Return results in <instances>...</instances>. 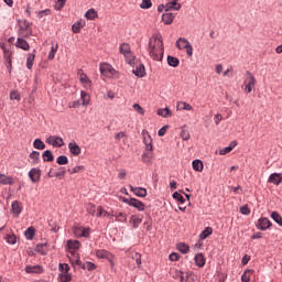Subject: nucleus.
<instances>
[{
	"label": "nucleus",
	"mask_w": 282,
	"mask_h": 282,
	"mask_svg": "<svg viewBox=\"0 0 282 282\" xmlns=\"http://www.w3.org/2000/svg\"><path fill=\"white\" fill-rule=\"evenodd\" d=\"M149 54L153 61H162L164 58V42L161 34H154L149 40Z\"/></svg>",
	"instance_id": "nucleus-1"
},
{
	"label": "nucleus",
	"mask_w": 282,
	"mask_h": 282,
	"mask_svg": "<svg viewBox=\"0 0 282 282\" xmlns=\"http://www.w3.org/2000/svg\"><path fill=\"white\" fill-rule=\"evenodd\" d=\"M123 204H127L128 206H131L132 208H135L139 210V213H144L147 205L142 203V200L138 198H123Z\"/></svg>",
	"instance_id": "nucleus-2"
},
{
	"label": "nucleus",
	"mask_w": 282,
	"mask_h": 282,
	"mask_svg": "<svg viewBox=\"0 0 282 282\" xmlns=\"http://www.w3.org/2000/svg\"><path fill=\"white\" fill-rule=\"evenodd\" d=\"M257 85V78H254L253 74L250 70H247V78L245 79V89L248 94H252V87Z\"/></svg>",
	"instance_id": "nucleus-3"
},
{
	"label": "nucleus",
	"mask_w": 282,
	"mask_h": 282,
	"mask_svg": "<svg viewBox=\"0 0 282 282\" xmlns=\"http://www.w3.org/2000/svg\"><path fill=\"white\" fill-rule=\"evenodd\" d=\"M63 268H65L64 273H59V281L61 282H69L72 281V274H69V264L67 263H59V272H63Z\"/></svg>",
	"instance_id": "nucleus-4"
},
{
	"label": "nucleus",
	"mask_w": 282,
	"mask_h": 282,
	"mask_svg": "<svg viewBox=\"0 0 282 282\" xmlns=\"http://www.w3.org/2000/svg\"><path fill=\"white\" fill-rule=\"evenodd\" d=\"M47 144H52L55 149H61V147H65V141H63V138L58 135L50 137L46 140Z\"/></svg>",
	"instance_id": "nucleus-5"
},
{
	"label": "nucleus",
	"mask_w": 282,
	"mask_h": 282,
	"mask_svg": "<svg viewBox=\"0 0 282 282\" xmlns=\"http://www.w3.org/2000/svg\"><path fill=\"white\" fill-rule=\"evenodd\" d=\"M271 226H272V221H270V219H268L265 217H261L256 223V228L258 230H268V228H270Z\"/></svg>",
	"instance_id": "nucleus-6"
},
{
	"label": "nucleus",
	"mask_w": 282,
	"mask_h": 282,
	"mask_svg": "<svg viewBox=\"0 0 282 282\" xmlns=\"http://www.w3.org/2000/svg\"><path fill=\"white\" fill-rule=\"evenodd\" d=\"M23 213V204L19 200H13L11 204V215L13 217H19Z\"/></svg>",
	"instance_id": "nucleus-7"
},
{
	"label": "nucleus",
	"mask_w": 282,
	"mask_h": 282,
	"mask_svg": "<svg viewBox=\"0 0 282 282\" xmlns=\"http://www.w3.org/2000/svg\"><path fill=\"white\" fill-rule=\"evenodd\" d=\"M79 80L85 89H91V79L83 70H78Z\"/></svg>",
	"instance_id": "nucleus-8"
},
{
	"label": "nucleus",
	"mask_w": 282,
	"mask_h": 282,
	"mask_svg": "<svg viewBox=\"0 0 282 282\" xmlns=\"http://www.w3.org/2000/svg\"><path fill=\"white\" fill-rule=\"evenodd\" d=\"M29 177L33 184L41 182V169L39 167L31 169L29 172Z\"/></svg>",
	"instance_id": "nucleus-9"
},
{
	"label": "nucleus",
	"mask_w": 282,
	"mask_h": 282,
	"mask_svg": "<svg viewBox=\"0 0 282 282\" xmlns=\"http://www.w3.org/2000/svg\"><path fill=\"white\" fill-rule=\"evenodd\" d=\"M1 50H3V56L7 63V69H9V72H12V51L7 50L6 46H1Z\"/></svg>",
	"instance_id": "nucleus-10"
},
{
	"label": "nucleus",
	"mask_w": 282,
	"mask_h": 282,
	"mask_svg": "<svg viewBox=\"0 0 282 282\" xmlns=\"http://www.w3.org/2000/svg\"><path fill=\"white\" fill-rule=\"evenodd\" d=\"M68 150H69L70 155H74L75 158H77V155H80V153H82L80 145H78V143H76V141H70L68 143Z\"/></svg>",
	"instance_id": "nucleus-11"
},
{
	"label": "nucleus",
	"mask_w": 282,
	"mask_h": 282,
	"mask_svg": "<svg viewBox=\"0 0 282 282\" xmlns=\"http://www.w3.org/2000/svg\"><path fill=\"white\" fill-rule=\"evenodd\" d=\"M269 184H274V186H279L282 184V174L281 173H272L268 178Z\"/></svg>",
	"instance_id": "nucleus-12"
},
{
	"label": "nucleus",
	"mask_w": 282,
	"mask_h": 282,
	"mask_svg": "<svg viewBox=\"0 0 282 282\" xmlns=\"http://www.w3.org/2000/svg\"><path fill=\"white\" fill-rule=\"evenodd\" d=\"M99 72L102 76H109V74H112L113 72V66L108 63H101L99 66Z\"/></svg>",
	"instance_id": "nucleus-13"
},
{
	"label": "nucleus",
	"mask_w": 282,
	"mask_h": 282,
	"mask_svg": "<svg viewBox=\"0 0 282 282\" xmlns=\"http://www.w3.org/2000/svg\"><path fill=\"white\" fill-rule=\"evenodd\" d=\"M26 274H41L43 272V267L36 265H26L25 267Z\"/></svg>",
	"instance_id": "nucleus-14"
},
{
	"label": "nucleus",
	"mask_w": 282,
	"mask_h": 282,
	"mask_svg": "<svg viewBox=\"0 0 282 282\" xmlns=\"http://www.w3.org/2000/svg\"><path fill=\"white\" fill-rule=\"evenodd\" d=\"M15 47H19L20 50H23L24 52L30 51V43L28 41L23 40V37H18L15 42Z\"/></svg>",
	"instance_id": "nucleus-15"
},
{
	"label": "nucleus",
	"mask_w": 282,
	"mask_h": 282,
	"mask_svg": "<svg viewBox=\"0 0 282 282\" xmlns=\"http://www.w3.org/2000/svg\"><path fill=\"white\" fill-rule=\"evenodd\" d=\"M132 74L138 76V78H144V76H147V68H144V64H139L137 68L132 70Z\"/></svg>",
	"instance_id": "nucleus-16"
},
{
	"label": "nucleus",
	"mask_w": 282,
	"mask_h": 282,
	"mask_svg": "<svg viewBox=\"0 0 282 282\" xmlns=\"http://www.w3.org/2000/svg\"><path fill=\"white\" fill-rule=\"evenodd\" d=\"M143 144H145V150L153 151V139L149 132L143 134Z\"/></svg>",
	"instance_id": "nucleus-17"
},
{
	"label": "nucleus",
	"mask_w": 282,
	"mask_h": 282,
	"mask_svg": "<svg viewBox=\"0 0 282 282\" xmlns=\"http://www.w3.org/2000/svg\"><path fill=\"white\" fill-rule=\"evenodd\" d=\"M0 184L2 186H12V184H14V178L6 174H0Z\"/></svg>",
	"instance_id": "nucleus-18"
},
{
	"label": "nucleus",
	"mask_w": 282,
	"mask_h": 282,
	"mask_svg": "<svg viewBox=\"0 0 282 282\" xmlns=\"http://www.w3.org/2000/svg\"><path fill=\"white\" fill-rule=\"evenodd\" d=\"M130 191L137 197H147V188L144 187H133L132 185H130Z\"/></svg>",
	"instance_id": "nucleus-19"
},
{
	"label": "nucleus",
	"mask_w": 282,
	"mask_h": 282,
	"mask_svg": "<svg viewBox=\"0 0 282 282\" xmlns=\"http://www.w3.org/2000/svg\"><path fill=\"white\" fill-rule=\"evenodd\" d=\"M195 264L197 268H204L206 265V258L204 253H198L194 257Z\"/></svg>",
	"instance_id": "nucleus-20"
},
{
	"label": "nucleus",
	"mask_w": 282,
	"mask_h": 282,
	"mask_svg": "<svg viewBox=\"0 0 282 282\" xmlns=\"http://www.w3.org/2000/svg\"><path fill=\"white\" fill-rule=\"evenodd\" d=\"M34 58H36V50H33L32 53H29V55L26 57V68L28 69H32V67L34 66Z\"/></svg>",
	"instance_id": "nucleus-21"
},
{
	"label": "nucleus",
	"mask_w": 282,
	"mask_h": 282,
	"mask_svg": "<svg viewBox=\"0 0 282 282\" xmlns=\"http://www.w3.org/2000/svg\"><path fill=\"white\" fill-rule=\"evenodd\" d=\"M111 254L112 253L110 251H107L106 249L96 250L97 259H106V260H108L111 257Z\"/></svg>",
	"instance_id": "nucleus-22"
},
{
	"label": "nucleus",
	"mask_w": 282,
	"mask_h": 282,
	"mask_svg": "<svg viewBox=\"0 0 282 282\" xmlns=\"http://www.w3.org/2000/svg\"><path fill=\"white\" fill-rule=\"evenodd\" d=\"M30 160H32V164L36 165L41 163V152L32 151L29 155Z\"/></svg>",
	"instance_id": "nucleus-23"
},
{
	"label": "nucleus",
	"mask_w": 282,
	"mask_h": 282,
	"mask_svg": "<svg viewBox=\"0 0 282 282\" xmlns=\"http://www.w3.org/2000/svg\"><path fill=\"white\" fill-rule=\"evenodd\" d=\"M166 12L169 10H180L182 8V4L177 3V0H169V3L165 4Z\"/></svg>",
	"instance_id": "nucleus-24"
},
{
	"label": "nucleus",
	"mask_w": 282,
	"mask_h": 282,
	"mask_svg": "<svg viewBox=\"0 0 282 282\" xmlns=\"http://www.w3.org/2000/svg\"><path fill=\"white\" fill-rule=\"evenodd\" d=\"M130 224H131L132 228L138 229V228H140V224H142V218H140V216H138V215H132L130 217Z\"/></svg>",
	"instance_id": "nucleus-25"
},
{
	"label": "nucleus",
	"mask_w": 282,
	"mask_h": 282,
	"mask_svg": "<svg viewBox=\"0 0 282 282\" xmlns=\"http://www.w3.org/2000/svg\"><path fill=\"white\" fill-rule=\"evenodd\" d=\"M115 221L119 224H127V214L122 212H115Z\"/></svg>",
	"instance_id": "nucleus-26"
},
{
	"label": "nucleus",
	"mask_w": 282,
	"mask_h": 282,
	"mask_svg": "<svg viewBox=\"0 0 282 282\" xmlns=\"http://www.w3.org/2000/svg\"><path fill=\"white\" fill-rule=\"evenodd\" d=\"M193 170L196 171L197 173H202L204 171V163L202 160L196 159L192 162Z\"/></svg>",
	"instance_id": "nucleus-27"
},
{
	"label": "nucleus",
	"mask_w": 282,
	"mask_h": 282,
	"mask_svg": "<svg viewBox=\"0 0 282 282\" xmlns=\"http://www.w3.org/2000/svg\"><path fill=\"white\" fill-rule=\"evenodd\" d=\"M36 234V229L31 226L24 231V237L28 241H32L34 239V235Z\"/></svg>",
	"instance_id": "nucleus-28"
},
{
	"label": "nucleus",
	"mask_w": 282,
	"mask_h": 282,
	"mask_svg": "<svg viewBox=\"0 0 282 282\" xmlns=\"http://www.w3.org/2000/svg\"><path fill=\"white\" fill-rule=\"evenodd\" d=\"M176 249L178 250V252H181L182 254H188L191 247H188V245L184 243V242H178L176 245Z\"/></svg>",
	"instance_id": "nucleus-29"
},
{
	"label": "nucleus",
	"mask_w": 282,
	"mask_h": 282,
	"mask_svg": "<svg viewBox=\"0 0 282 282\" xmlns=\"http://www.w3.org/2000/svg\"><path fill=\"white\" fill-rule=\"evenodd\" d=\"M158 116H161L162 118H171V116H173V112L171 111V109H169V107L160 108L158 109Z\"/></svg>",
	"instance_id": "nucleus-30"
},
{
	"label": "nucleus",
	"mask_w": 282,
	"mask_h": 282,
	"mask_svg": "<svg viewBox=\"0 0 282 282\" xmlns=\"http://www.w3.org/2000/svg\"><path fill=\"white\" fill-rule=\"evenodd\" d=\"M83 28H85V22L80 20L73 24L72 31L74 32V34H78L80 33V30H83Z\"/></svg>",
	"instance_id": "nucleus-31"
},
{
	"label": "nucleus",
	"mask_w": 282,
	"mask_h": 282,
	"mask_svg": "<svg viewBox=\"0 0 282 282\" xmlns=\"http://www.w3.org/2000/svg\"><path fill=\"white\" fill-rule=\"evenodd\" d=\"M175 17L173 15V13H163L162 14V21L165 25H171V23H173Z\"/></svg>",
	"instance_id": "nucleus-32"
},
{
	"label": "nucleus",
	"mask_w": 282,
	"mask_h": 282,
	"mask_svg": "<svg viewBox=\"0 0 282 282\" xmlns=\"http://www.w3.org/2000/svg\"><path fill=\"white\" fill-rule=\"evenodd\" d=\"M213 235V227H206L200 234L199 239L204 241V239H208Z\"/></svg>",
	"instance_id": "nucleus-33"
},
{
	"label": "nucleus",
	"mask_w": 282,
	"mask_h": 282,
	"mask_svg": "<svg viewBox=\"0 0 282 282\" xmlns=\"http://www.w3.org/2000/svg\"><path fill=\"white\" fill-rule=\"evenodd\" d=\"M43 162H54V154L50 150H45L42 154Z\"/></svg>",
	"instance_id": "nucleus-34"
},
{
	"label": "nucleus",
	"mask_w": 282,
	"mask_h": 282,
	"mask_svg": "<svg viewBox=\"0 0 282 282\" xmlns=\"http://www.w3.org/2000/svg\"><path fill=\"white\" fill-rule=\"evenodd\" d=\"M67 248L69 250H78V249H80V241H78V240H67Z\"/></svg>",
	"instance_id": "nucleus-35"
},
{
	"label": "nucleus",
	"mask_w": 282,
	"mask_h": 282,
	"mask_svg": "<svg viewBox=\"0 0 282 282\" xmlns=\"http://www.w3.org/2000/svg\"><path fill=\"white\" fill-rule=\"evenodd\" d=\"M85 17L88 19V21H94L95 19H98V12H96V9H89L85 13Z\"/></svg>",
	"instance_id": "nucleus-36"
},
{
	"label": "nucleus",
	"mask_w": 282,
	"mask_h": 282,
	"mask_svg": "<svg viewBox=\"0 0 282 282\" xmlns=\"http://www.w3.org/2000/svg\"><path fill=\"white\" fill-rule=\"evenodd\" d=\"M167 65H170V67H178L180 66V59L175 56H167Z\"/></svg>",
	"instance_id": "nucleus-37"
},
{
	"label": "nucleus",
	"mask_w": 282,
	"mask_h": 282,
	"mask_svg": "<svg viewBox=\"0 0 282 282\" xmlns=\"http://www.w3.org/2000/svg\"><path fill=\"white\" fill-rule=\"evenodd\" d=\"M153 151L150 152H143L142 154V162H144L148 165H151V160H153Z\"/></svg>",
	"instance_id": "nucleus-38"
},
{
	"label": "nucleus",
	"mask_w": 282,
	"mask_h": 282,
	"mask_svg": "<svg viewBox=\"0 0 282 282\" xmlns=\"http://www.w3.org/2000/svg\"><path fill=\"white\" fill-rule=\"evenodd\" d=\"M177 109H183L184 111H193V106L186 101H180L177 104Z\"/></svg>",
	"instance_id": "nucleus-39"
},
{
	"label": "nucleus",
	"mask_w": 282,
	"mask_h": 282,
	"mask_svg": "<svg viewBox=\"0 0 282 282\" xmlns=\"http://www.w3.org/2000/svg\"><path fill=\"white\" fill-rule=\"evenodd\" d=\"M191 42H188V40L184 39V37H180L176 41V47H178L180 50H184Z\"/></svg>",
	"instance_id": "nucleus-40"
},
{
	"label": "nucleus",
	"mask_w": 282,
	"mask_h": 282,
	"mask_svg": "<svg viewBox=\"0 0 282 282\" xmlns=\"http://www.w3.org/2000/svg\"><path fill=\"white\" fill-rule=\"evenodd\" d=\"M36 252L42 256L47 254V243H39L36 245Z\"/></svg>",
	"instance_id": "nucleus-41"
},
{
	"label": "nucleus",
	"mask_w": 282,
	"mask_h": 282,
	"mask_svg": "<svg viewBox=\"0 0 282 282\" xmlns=\"http://www.w3.org/2000/svg\"><path fill=\"white\" fill-rule=\"evenodd\" d=\"M120 54L123 56L131 53V46L127 43H122L119 47Z\"/></svg>",
	"instance_id": "nucleus-42"
},
{
	"label": "nucleus",
	"mask_w": 282,
	"mask_h": 282,
	"mask_svg": "<svg viewBox=\"0 0 282 282\" xmlns=\"http://www.w3.org/2000/svg\"><path fill=\"white\" fill-rule=\"evenodd\" d=\"M84 171H85V166L84 165H78V166H75L73 169H68L67 173H69V175H74L76 173H83Z\"/></svg>",
	"instance_id": "nucleus-43"
},
{
	"label": "nucleus",
	"mask_w": 282,
	"mask_h": 282,
	"mask_svg": "<svg viewBox=\"0 0 282 282\" xmlns=\"http://www.w3.org/2000/svg\"><path fill=\"white\" fill-rule=\"evenodd\" d=\"M126 58V63H128V65H135V55H133L132 52L123 55Z\"/></svg>",
	"instance_id": "nucleus-44"
},
{
	"label": "nucleus",
	"mask_w": 282,
	"mask_h": 282,
	"mask_svg": "<svg viewBox=\"0 0 282 282\" xmlns=\"http://www.w3.org/2000/svg\"><path fill=\"white\" fill-rule=\"evenodd\" d=\"M271 219H273V221H275V224H278L279 226H282V217L279 212H272Z\"/></svg>",
	"instance_id": "nucleus-45"
},
{
	"label": "nucleus",
	"mask_w": 282,
	"mask_h": 282,
	"mask_svg": "<svg viewBox=\"0 0 282 282\" xmlns=\"http://www.w3.org/2000/svg\"><path fill=\"white\" fill-rule=\"evenodd\" d=\"M34 149H37V151H43L45 149V143L41 139H35L33 142Z\"/></svg>",
	"instance_id": "nucleus-46"
},
{
	"label": "nucleus",
	"mask_w": 282,
	"mask_h": 282,
	"mask_svg": "<svg viewBox=\"0 0 282 282\" xmlns=\"http://www.w3.org/2000/svg\"><path fill=\"white\" fill-rule=\"evenodd\" d=\"M20 30H23L28 32L29 34H32V28L30 26V23L28 20H23L22 24L20 25Z\"/></svg>",
	"instance_id": "nucleus-47"
},
{
	"label": "nucleus",
	"mask_w": 282,
	"mask_h": 282,
	"mask_svg": "<svg viewBox=\"0 0 282 282\" xmlns=\"http://www.w3.org/2000/svg\"><path fill=\"white\" fill-rule=\"evenodd\" d=\"M56 163L59 164V166H64L65 164H69V159H67V155H59L56 159Z\"/></svg>",
	"instance_id": "nucleus-48"
},
{
	"label": "nucleus",
	"mask_w": 282,
	"mask_h": 282,
	"mask_svg": "<svg viewBox=\"0 0 282 282\" xmlns=\"http://www.w3.org/2000/svg\"><path fill=\"white\" fill-rule=\"evenodd\" d=\"M82 270H88V272H94V270H96V264L94 262L87 261L86 264L82 265Z\"/></svg>",
	"instance_id": "nucleus-49"
},
{
	"label": "nucleus",
	"mask_w": 282,
	"mask_h": 282,
	"mask_svg": "<svg viewBox=\"0 0 282 282\" xmlns=\"http://www.w3.org/2000/svg\"><path fill=\"white\" fill-rule=\"evenodd\" d=\"M80 98L83 101V106L87 107V105H89V95H87V93L85 90L80 91Z\"/></svg>",
	"instance_id": "nucleus-50"
},
{
	"label": "nucleus",
	"mask_w": 282,
	"mask_h": 282,
	"mask_svg": "<svg viewBox=\"0 0 282 282\" xmlns=\"http://www.w3.org/2000/svg\"><path fill=\"white\" fill-rule=\"evenodd\" d=\"M173 199H175L176 202H180V204H186V199L184 198V196H182V194H180L178 192H174L172 195Z\"/></svg>",
	"instance_id": "nucleus-51"
},
{
	"label": "nucleus",
	"mask_w": 282,
	"mask_h": 282,
	"mask_svg": "<svg viewBox=\"0 0 282 282\" xmlns=\"http://www.w3.org/2000/svg\"><path fill=\"white\" fill-rule=\"evenodd\" d=\"M251 274H252V270L247 269V270L242 273V275H241V281H242V282H250V276H251Z\"/></svg>",
	"instance_id": "nucleus-52"
},
{
	"label": "nucleus",
	"mask_w": 282,
	"mask_h": 282,
	"mask_svg": "<svg viewBox=\"0 0 282 282\" xmlns=\"http://www.w3.org/2000/svg\"><path fill=\"white\" fill-rule=\"evenodd\" d=\"M56 52H58V44H55V46L51 47V51L48 53V61H54V56H56Z\"/></svg>",
	"instance_id": "nucleus-53"
},
{
	"label": "nucleus",
	"mask_w": 282,
	"mask_h": 282,
	"mask_svg": "<svg viewBox=\"0 0 282 282\" xmlns=\"http://www.w3.org/2000/svg\"><path fill=\"white\" fill-rule=\"evenodd\" d=\"M37 18L43 19V17H50L52 14V10L45 9L41 11H36Z\"/></svg>",
	"instance_id": "nucleus-54"
},
{
	"label": "nucleus",
	"mask_w": 282,
	"mask_h": 282,
	"mask_svg": "<svg viewBox=\"0 0 282 282\" xmlns=\"http://www.w3.org/2000/svg\"><path fill=\"white\" fill-rule=\"evenodd\" d=\"M152 6L153 3L151 2V0H142L140 8L141 10H149Z\"/></svg>",
	"instance_id": "nucleus-55"
},
{
	"label": "nucleus",
	"mask_w": 282,
	"mask_h": 282,
	"mask_svg": "<svg viewBox=\"0 0 282 282\" xmlns=\"http://www.w3.org/2000/svg\"><path fill=\"white\" fill-rule=\"evenodd\" d=\"M65 173H67V171L65 170V167H59L57 170V172L54 174L55 177H58L59 180H62L63 177H65Z\"/></svg>",
	"instance_id": "nucleus-56"
},
{
	"label": "nucleus",
	"mask_w": 282,
	"mask_h": 282,
	"mask_svg": "<svg viewBox=\"0 0 282 282\" xmlns=\"http://www.w3.org/2000/svg\"><path fill=\"white\" fill-rule=\"evenodd\" d=\"M98 207H96V205H88L87 206V213L88 215H91L93 217H96V210Z\"/></svg>",
	"instance_id": "nucleus-57"
},
{
	"label": "nucleus",
	"mask_w": 282,
	"mask_h": 282,
	"mask_svg": "<svg viewBox=\"0 0 282 282\" xmlns=\"http://www.w3.org/2000/svg\"><path fill=\"white\" fill-rule=\"evenodd\" d=\"M6 240H7V243H10L11 246H14V243H17V236L7 235Z\"/></svg>",
	"instance_id": "nucleus-58"
},
{
	"label": "nucleus",
	"mask_w": 282,
	"mask_h": 282,
	"mask_svg": "<svg viewBox=\"0 0 282 282\" xmlns=\"http://www.w3.org/2000/svg\"><path fill=\"white\" fill-rule=\"evenodd\" d=\"M10 99L19 101L21 100V94H19V91L13 90L10 93Z\"/></svg>",
	"instance_id": "nucleus-59"
},
{
	"label": "nucleus",
	"mask_w": 282,
	"mask_h": 282,
	"mask_svg": "<svg viewBox=\"0 0 282 282\" xmlns=\"http://www.w3.org/2000/svg\"><path fill=\"white\" fill-rule=\"evenodd\" d=\"M132 259H134L137 265H142V254H140L139 252H135Z\"/></svg>",
	"instance_id": "nucleus-60"
},
{
	"label": "nucleus",
	"mask_w": 282,
	"mask_h": 282,
	"mask_svg": "<svg viewBox=\"0 0 282 282\" xmlns=\"http://www.w3.org/2000/svg\"><path fill=\"white\" fill-rule=\"evenodd\" d=\"M133 109H135V111H138V113H140L141 116H144V108H142V106H140V104H133Z\"/></svg>",
	"instance_id": "nucleus-61"
},
{
	"label": "nucleus",
	"mask_w": 282,
	"mask_h": 282,
	"mask_svg": "<svg viewBox=\"0 0 282 282\" xmlns=\"http://www.w3.org/2000/svg\"><path fill=\"white\" fill-rule=\"evenodd\" d=\"M218 282H226V279H228V274L220 272L217 274Z\"/></svg>",
	"instance_id": "nucleus-62"
},
{
	"label": "nucleus",
	"mask_w": 282,
	"mask_h": 282,
	"mask_svg": "<svg viewBox=\"0 0 282 282\" xmlns=\"http://www.w3.org/2000/svg\"><path fill=\"white\" fill-rule=\"evenodd\" d=\"M169 259H170V261H180V253H177V252H172V253L169 256Z\"/></svg>",
	"instance_id": "nucleus-63"
},
{
	"label": "nucleus",
	"mask_w": 282,
	"mask_h": 282,
	"mask_svg": "<svg viewBox=\"0 0 282 282\" xmlns=\"http://www.w3.org/2000/svg\"><path fill=\"white\" fill-rule=\"evenodd\" d=\"M181 138L182 140H191V133H188L186 130H182Z\"/></svg>",
	"instance_id": "nucleus-64"
}]
</instances>
